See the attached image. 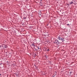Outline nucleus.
Here are the masks:
<instances>
[{"instance_id": "nucleus-1", "label": "nucleus", "mask_w": 77, "mask_h": 77, "mask_svg": "<svg viewBox=\"0 0 77 77\" xmlns=\"http://www.w3.org/2000/svg\"><path fill=\"white\" fill-rule=\"evenodd\" d=\"M57 39L59 41V42H60V43H62V42H64V41H65V38L61 37L60 36H59Z\"/></svg>"}, {"instance_id": "nucleus-2", "label": "nucleus", "mask_w": 77, "mask_h": 77, "mask_svg": "<svg viewBox=\"0 0 77 77\" xmlns=\"http://www.w3.org/2000/svg\"><path fill=\"white\" fill-rule=\"evenodd\" d=\"M54 42V43L55 44H60V42H59V41H58V40H55V42Z\"/></svg>"}, {"instance_id": "nucleus-3", "label": "nucleus", "mask_w": 77, "mask_h": 77, "mask_svg": "<svg viewBox=\"0 0 77 77\" xmlns=\"http://www.w3.org/2000/svg\"><path fill=\"white\" fill-rule=\"evenodd\" d=\"M31 46L33 47H36V45H35V44L33 43H32V44H31Z\"/></svg>"}, {"instance_id": "nucleus-4", "label": "nucleus", "mask_w": 77, "mask_h": 77, "mask_svg": "<svg viewBox=\"0 0 77 77\" xmlns=\"http://www.w3.org/2000/svg\"><path fill=\"white\" fill-rule=\"evenodd\" d=\"M7 47H8V45H6L3 46V48H7Z\"/></svg>"}, {"instance_id": "nucleus-5", "label": "nucleus", "mask_w": 77, "mask_h": 77, "mask_svg": "<svg viewBox=\"0 0 77 77\" xmlns=\"http://www.w3.org/2000/svg\"><path fill=\"white\" fill-rule=\"evenodd\" d=\"M72 3L74 4V3H73V2H69V5H72Z\"/></svg>"}, {"instance_id": "nucleus-6", "label": "nucleus", "mask_w": 77, "mask_h": 77, "mask_svg": "<svg viewBox=\"0 0 77 77\" xmlns=\"http://www.w3.org/2000/svg\"><path fill=\"white\" fill-rule=\"evenodd\" d=\"M42 14V13L41 12H39V13H38V14H39V15H41V14Z\"/></svg>"}, {"instance_id": "nucleus-7", "label": "nucleus", "mask_w": 77, "mask_h": 77, "mask_svg": "<svg viewBox=\"0 0 77 77\" xmlns=\"http://www.w3.org/2000/svg\"><path fill=\"white\" fill-rule=\"evenodd\" d=\"M37 48H38V50H39V49H41V48H39V47L38 46L37 47Z\"/></svg>"}, {"instance_id": "nucleus-8", "label": "nucleus", "mask_w": 77, "mask_h": 77, "mask_svg": "<svg viewBox=\"0 0 77 77\" xmlns=\"http://www.w3.org/2000/svg\"><path fill=\"white\" fill-rule=\"evenodd\" d=\"M26 19V17H23V19L24 20H25V19Z\"/></svg>"}, {"instance_id": "nucleus-9", "label": "nucleus", "mask_w": 77, "mask_h": 77, "mask_svg": "<svg viewBox=\"0 0 77 77\" xmlns=\"http://www.w3.org/2000/svg\"><path fill=\"white\" fill-rule=\"evenodd\" d=\"M1 47H3V46L1 45V46H0V48H1Z\"/></svg>"}, {"instance_id": "nucleus-10", "label": "nucleus", "mask_w": 77, "mask_h": 77, "mask_svg": "<svg viewBox=\"0 0 77 77\" xmlns=\"http://www.w3.org/2000/svg\"><path fill=\"white\" fill-rule=\"evenodd\" d=\"M45 57L46 58H48V57H47V56H46V55H45Z\"/></svg>"}, {"instance_id": "nucleus-11", "label": "nucleus", "mask_w": 77, "mask_h": 77, "mask_svg": "<svg viewBox=\"0 0 77 77\" xmlns=\"http://www.w3.org/2000/svg\"><path fill=\"white\" fill-rule=\"evenodd\" d=\"M72 71H71L70 72V74H72Z\"/></svg>"}, {"instance_id": "nucleus-12", "label": "nucleus", "mask_w": 77, "mask_h": 77, "mask_svg": "<svg viewBox=\"0 0 77 77\" xmlns=\"http://www.w3.org/2000/svg\"><path fill=\"white\" fill-rule=\"evenodd\" d=\"M67 5H68L67 7H69V4H67Z\"/></svg>"}, {"instance_id": "nucleus-13", "label": "nucleus", "mask_w": 77, "mask_h": 77, "mask_svg": "<svg viewBox=\"0 0 77 77\" xmlns=\"http://www.w3.org/2000/svg\"><path fill=\"white\" fill-rule=\"evenodd\" d=\"M46 49V50H47V51H49V49Z\"/></svg>"}, {"instance_id": "nucleus-14", "label": "nucleus", "mask_w": 77, "mask_h": 77, "mask_svg": "<svg viewBox=\"0 0 77 77\" xmlns=\"http://www.w3.org/2000/svg\"><path fill=\"white\" fill-rule=\"evenodd\" d=\"M67 26H69V24H67Z\"/></svg>"}, {"instance_id": "nucleus-15", "label": "nucleus", "mask_w": 77, "mask_h": 77, "mask_svg": "<svg viewBox=\"0 0 77 77\" xmlns=\"http://www.w3.org/2000/svg\"><path fill=\"white\" fill-rule=\"evenodd\" d=\"M55 76V75H54V76H53L51 77H54Z\"/></svg>"}, {"instance_id": "nucleus-16", "label": "nucleus", "mask_w": 77, "mask_h": 77, "mask_svg": "<svg viewBox=\"0 0 77 77\" xmlns=\"http://www.w3.org/2000/svg\"><path fill=\"white\" fill-rule=\"evenodd\" d=\"M22 25H23V26H24V23H23Z\"/></svg>"}, {"instance_id": "nucleus-17", "label": "nucleus", "mask_w": 77, "mask_h": 77, "mask_svg": "<svg viewBox=\"0 0 77 77\" xmlns=\"http://www.w3.org/2000/svg\"><path fill=\"white\" fill-rule=\"evenodd\" d=\"M47 35H48V36L49 35H48V34H47Z\"/></svg>"}, {"instance_id": "nucleus-18", "label": "nucleus", "mask_w": 77, "mask_h": 77, "mask_svg": "<svg viewBox=\"0 0 77 77\" xmlns=\"http://www.w3.org/2000/svg\"><path fill=\"white\" fill-rule=\"evenodd\" d=\"M1 75V74H0V75Z\"/></svg>"}, {"instance_id": "nucleus-19", "label": "nucleus", "mask_w": 77, "mask_h": 77, "mask_svg": "<svg viewBox=\"0 0 77 77\" xmlns=\"http://www.w3.org/2000/svg\"><path fill=\"white\" fill-rule=\"evenodd\" d=\"M34 65L35 66H36L35 65V64Z\"/></svg>"}, {"instance_id": "nucleus-20", "label": "nucleus", "mask_w": 77, "mask_h": 77, "mask_svg": "<svg viewBox=\"0 0 77 77\" xmlns=\"http://www.w3.org/2000/svg\"><path fill=\"white\" fill-rule=\"evenodd\" d=\"M1 65H2V64L1 63Z\"/></svg>"}]
</instances>
